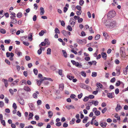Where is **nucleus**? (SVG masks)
Listing matches in <instances>:
<instances>
[{
	"label": "nucleus",
	"mask_w": 128,
	"mask_h": 128,
	"mask_svg": "<svg viewBox=\"0 0 128 128\" xmlns=\"http://www.w3.org/2000/svg\"><path fill=\"white\" fill-rule=\"evenodd\" d=\"M44 80H47L51 81H53V80L51 78H47L46 77L42 78L40 79V80H38V79H36V83L38 84V86H40L42 82Z\"/></svg>",
	"instance_id": "nucleus-1"
},
{
	"label": "nucleus",
	"mask_w": 128,
	"mask_h": 128,
	"mask_svg": "<svg viewBox=\"0 0 128 128\" xmlns=\"http://www.w3.org/2000/svg\"><path fill=\"white\" fill-rule=\"evenodd\" d=\"M116 24V22L115 21H112L110 22V24L106 23L105 25L108 28L111 29L115 26Z\"/></svg>",
	"instance_id": "nucleus-2"
},
{
	"label": "nucleus",
	"mask_w": 128,
	"mask_h": 128,
	"mask_svg": "<svg viewBox=\"0 0 128 128\" xmlns=\"http://www.w3.org/2000/svg\"><path fill=\"white\" fill-rule=\"evenodd\" d=\"M125 49L124 47H121L120 49V55L123 58L126 57V54L125 52Z\"/></svg>",
	"instance_id": "nucleus-3"
},
{
	"label": "nucleus",
	"mask_w": 128,
	"mask_h": 128,
	"mask_svg": "<svg viewBox=\"0 0 128 128\" xmlns=\"http://www.w3.org/2000/svg\"><path fill=\"white\" fill-rule=\"evenodd\" d=\"M116 15V12L114 11H111L108 13V16L110 18H113Z\"/></svg>",
	"instance_id": "nucleus-4"
},
{
	"label": "nucleus",
	"mask_w": 128,
	"mask_h": 128,
	"mask_svg": "<svg viewBox=\"0 0 128 128\" xmlns=\"http://www.w3.org/2000/svg\"><path fill=\"white\" fill-rule=\"evenodd\" d=\"M80 87L86 89L88 90L90 88V86L84 84H81L80 85Z\"/></svg>",
	"instance_id": "nucleus-5"
},
{
	"label": "nucleus",
	"mask_w": 128,
	"mask_h": 128,
	"mask_svg": "<svg viewBox=\"0 0 128 128\" xmlns=\"http://www.w3.org/2000/svg\"><path fill=\"white\" fill-rule=\"evenodd\" d=\"M77 42L79 44H82L83 43L85 42L86 43V40H80L79 39H77L76 40Z\"/></svg>",
	"instance_id": "nucleus-6"
},
{
	"label": "nucleus",
	"mask_w": 128,
	"mask_h": 128,
	"mask_svg": "<svg viewBox=\"0 0 128 128\" xmlns=\"http://www.w3.org/2000/svg\"><path fill=\"white\" fill-rule=\"evenodd\" d=\"M74 19L73 18H71L69 22L71 25L73 27L74 26L76 23V22L74 21Z\"/></svg>",
	"instance_id": "nucleus-7"
},
{
	"label": "nucleus",
	"mask_w": 128,
	"mask_h": 128,
	"mask_svg": "<svg viewBox=\"0 0 128 128\" xmlns=\"http://www.w3.org/2000/svg\"><path fill=\"white\" fill-rule=\"evenodd\" d=\"M30 108L32 110H35V108L34 104L32 103H29L28 104Z\"/></svg>",
	"instance_id": "nucleus-8"
},
{
	"label": "nucleus",
	"mask_w": 128,
	"mask_h": 128,
	"mask_svg": "<svg viewBox=\"0 0 128 128\" xmlns=\"http://www.w3.org/2000/svg\"><path fill=\"white\" fill-rule=\"evenodd\" d=\"M113 94H114V92L112 93H108L107 96L108 98H112L114 97Z\"/></svg>",
	"instance_id": "nucleus-9"
},
{
	"label": "nucleus",
	"mask_w": 128,
	"mask_h": 128,
	"mask_svg": "<svg viewBox=\"0 0 128 128\" xmlns=\"http://www.w3.org/2000/svg\"><path fill=\"white\" fill-rule=\"evenodd\" d=\"M2 81L4 82L5 86L7 87L8 86V80L3 78L2 79Z\"/></svg>",
	"instance_id": "nucleus-10"
},
{
	"label": "nucleus",
	"mask_w": 128,
	"mask_h": 128,
	"mask_svg": "<svg viewBox=\"0 0 128 128\" xmlns=\"http://www.w3.org/2000/svg\"><path fill=\"white\" fill-rule=\"evenodd\" d=\"M66 108L68 110H69L71 109H74V107L72 105H67L66 106Z\"/></svg>",
	"instance_id": "nucleus-11"
},
{
	"label": "nucleus",
	"mask_w": 128,
	"mask_h": 128,
	"mask_svg": "<svg viewBox=\"0 0 128 128\" xmlns=\"http://www.w3.org/2000/svg\"><path fill=\"white\" fill-rule=\"evenodd\" d=\"M102 57L104 60H106L107 58V55L106 52H102L101 53Z\"/></svg>",
	"instance_id": "nucleus-12"
},
{
	"label": "nucleus",
	"mask_w": 128,
	"mask_h": 128,
	"mask_svg": "<svg viewBox=\"0 0 128 128\" xmlns=\"http://www.w3.org/2000/svg\"><path fill=\"white\" fill-rule=\"evenodd\" d=\"M122 108V107L121 106L118 104H117L116 107L115 109L117 112L121 110Z\"/></svg>",
	"instance_id": "nucleus-13"
},
{
	"label": "nucleus",
	"mask_w": 128,
	"mask_h": 128,
	"mask_svg": "<svg viewBox=\"0 0 128 128\" xmlns=\"http://www.w3.org/2000/svg\"><path fill=\"white\" fill-rule=\"evenodd\" d=\"M19 102L21 105H23L24 104V101L22 98H20L18 99Z\"/></svg>",
	"instance_id": "nucleus-14"
},
{
	"label": "nucleus",
	"mask_w": 128,
	"mask_h": 128,
	"mask_svg": "<svg viewBox=\"0 0 128 128\" xmlns=\"http://www.w3.org/2000/svg\"><path fill=\"white\" fill-rule=\"evenodd\" d=\"M40 15L42 16L44 15L45 12L44 8L42 7H41L40 8Z\"/></svg>",
	"instance_id": "nucleus-15"
},
{
	"label": "nucleus",
	"mask_w": 128,
	"mask_h": 128,
	"mask_svg": "<svg viewBox=\"0 0 128 128\" xmlns=\"http://www.w3.org/2000/svg\"><path fill=\"white\" fill-rule=\"evenodd\" d=\"M96 86L98 88H102V85L99 82H97Z\"/></svg>",
	"instance_id": "nucleus-16"
},
{
	"label": "nucleus",
	"mask_w": 128,
	"mask_h": 128,
	"mask_svg": "<svg viewBox=\"0 0 128 128\" xmlns=\"http://www.w3.org/2000/svg\"><path fill=\"white\" fill-rule=\"evenodd\" d=\"M16 32V30L15 28H12L10 30V32L12 34H15Z\"/></svg>",
	"instance_id": "nucleus-17"
},
{
	"label": "nucleus",
	"mask_w": 128,
	"mask_h": 128,
	"mask_svg": "<svg viewBox=\"0 0 128 128\" xmlns=\"http://www.w3.org/2000/svg\"><path fill=\"white\" fill-rule=\"evenodd\" d=\"M48 116L50 118H51L53 116V113L51 111H49L48 112Z\"/></svg>",
	"instance_id": "nucleus-18"
},
{
	"label": "nucleus",
	"mask_w": 128,
	"mask_h": 128,
	"mask_svg": "<svg viewBox=\"0 0 128 128\" xmlns=\"http://www.w3.org/2000/svg\"><path fill=\"white\" fill-rule=\"evenodd\" d=\"M100 124L101 127L103 128H104L106 126L107 123L106 122H102Z\"/></svg>",
	"instance_id": "nucleus-19"
},
{
	"label": "nucleus",
	"mask_w": 128,
	"mask_h": 128,
	"mask_svg": "<svg viewBox=\"0 0 128 128\" xmlns=\"http://www.w3.org/2000/svg\"><path fill=\"white\" fill-rule=\"evenodd\" d=\"M62 52L64 57L66 58L67 57V54L66 51L64 50H62Z\"/></svg>",
	"instance_id": "nucleus-20"
},
{
	"label": "nucleus",
	"mask_w": 128,
	"mask_h": 128,
	"mask_svg": "<svg viewBox=\"0 0 128 128\" xmlns=\"http://www.w3.org/2000/svg\"><path fill=\"white\" fill-rule=\"evenodd\" d=\"M24 90L26 91H30V90L28 86H24Z\"/></svg>",
	"instance_id": "nucleus-21"
},
{
	"label": "nucleus",
	"mask_w": 128,
	"mask_h": 128,
	"mask_svg": "<svg viewBox=\"0 0 128 128\" xmlns=\"http://www.w3.org/2000/svg\"><path fill=\"white\" fill-rule=\"evenodd\" d=\"M67 77L70 80H72L74 78V77L72 76H70L69 74L67 76Z\"/></svg>",
	"instance_id": "nucleus-22"
},
{
	"label": "nucleus",
	"mask_w": 128,
	"mask_h": 128,
	"mask_svg": "<svg viewBox=\"0 0 128 128\" xmlns=\"http://www.w3.org/2000/svg\"><path fill=\"white\" fill-rule=\"evenodd\" d=\"M22 16V14L20 12H18L17 14V16L19 18H21Z\"/></svg>",
	"instance_id": "nucleus-23"
},
{
	"label": "nucleus",
	"mask_w": 128,
	"mask_h": 128,
	"mask_svg": "<svg viewBox=\"0 0 128 128\" xmlns=\"http://www.w3.org/2000/svg\"><path fill=\"white\" fill-rule=\"evenodd\" d=\"M11 22H12L13 24H16L18 22L17 20L15 18L14 19L11 20Z\"/></svg>",
	"instance_id": "nucleus-24"
},
{
	"label": "nucleus",
	"mask_w": 128,
	"mask_h": 128,
	"mask_svg": "<svg viewBox=\"0 0 128 128\" xmlns=\"http://www.w3.org/2000/svg\"><path fill=\"white\" fill-rule=\"evenodd\" d=\"M51 49L50 48H48L47 50L46 54L48 55H50L51 54Z\"/></svg>",
	"instance_id": "nucleus-25"
},
{
	"label": "nucleus",
	"mask_w": 128,
	"mask_h": 128,
	"mask_svg": "<svg viewBox=\"0 0 128 128\" xmlns=\"http://www.w3.org/2000/svg\"><path fill=\"white\" fill-rule=\"evenodd\" d=\"M62 33L65 36L67 35V32L64 30H62L61 31Z\"/></svg>",
	"instance_id": "nucleus-26"
},
{
	"label": "nucleus",
	"mask_w": 128,
	"mask_h": 128,
	"mask_svg": "<svg viewBox=\"0 0 128 128\" xmlns=\"http://www.w3.org/2000/svg\"><path fill=\"white\" fill-rule=\"evenodd\" d=\"M64 86L63 84H61L59 85V88L62 91V90L64 88Z\"/></svg>",
	"instance_id": "nucleus-27"
},
{
	"label": "nucleus",
	"mask_w": 128,
	"mask_h": 128,
	"mask_svg": "<svg viewBox=\"0 0 128 128\" xmlns=\"http://www.w3.org/2000/svg\"><path fill=\"white\" fill-rule=\"evenodd\" d=\"M88 117V116H86L85 117L83 120V122L84 123H86L87 122Z\"/></svg>",
	"instance_id": "nucleus-28"
},
{
	"label": "nucleus",
	"mask_w": 128,
	"mask_h": 128,
	"mask_svg": "<svg viewBox=\"0 0 128 128\" xmlns=\"http://www.w3.org/2000/svg\"><path fill=\"white\" fill-rule=\"evenodd\" d=\"M0 32L2 34H5L6 32V30L3 28L0 29Z\"/></svg>",
	"instance_id": "nucleus-29"
},
{
	"label": "nucleus",
	"mask_w": 128,
	"mask_h": 128,
	"mask_svg": "<svg viewBox=\"0 0 128 128\" xmlns=\"http://www.w3.org/2000/svg\"><path fill=\"white\" fill-rule=\"evenodd\" d=\"M0 122L1 124L3 125L4 126H6V122L4 120H3V119L0 120Z\"/></svg>",
	"instance_id": "nucleus-30"
},
{
	"label": "nucleus",
	"mask_w": 128,
	"mask_h": 128,
	"mask_svg": "<svg viewBox=\"0 0 128 128\" xmlns=\"http://www.w3.org/2000/svg\"><path fill=\"white\" fill-rule=\"evenodd\" d=\"M94 114L96 116H98L100 114V112L98 110H96L94 112Z\"/></svg>",
	"instance_id": "nucleus-31"
},
{
	"label": "nucleus",
	"mask_w": 128,
	"mask_h": 128,
	"mask_svg": "<svg viewBox=\"0 0 128 128\" xmlns=\"http://www.w3.org/2000/svg\"><path fill=\"white\" fill-rule=\"evenodd\" d=\"M44 33V31L43 30H42L39 33V35L40 36H42Z\"/></svg>",
	"instance_id": "nucleus-32"
},
{
	"label": "nucleus",
	"mask_w": 128,
	"mask_h": 128,
	"mask_svg": "<svg viewBox=\"0 0 128 128\" xmlns=\"http://www.w3.org/2000/svg\"><path fill=\"white\" fill-rule=\"evenodd\" d=\"M122 83V82H120V80H118L116 83V86H119L120 84Z\"/></svg>",
	"instance_id": "nucleus-33"
},
{
	"label": "nucleus",
	"mask_w": 128,
	"mask_h": 128,
	"mask_svg": "<svg viewBox=\"0 0 128 128\" xmlns=\"http://www.w3.org/2000/svg\"><path fill=\"white\" fill-rule=\"evenodd\" d=\"M59 21L60 22L61 25L63 26H64L65 25V24L64 21V20L61 21L59 20Z\"/></svg>",
	"instance_id": "nucleus-34"
},
{
	"label": "nucleus",
	"mask_w": 128,
	"mask_h": 128,
	"mask_svg": "<svg viewBox=\"0 0 128 128\" xmlns=\"http://www.w3.org/2000/svg\"><path fill=\"white\" fill-rule=\"evenodd\" d=\"M54 31L55 32L56 34L58 33L59 34L60 33V31L58 29L56 28H55L54 30Z\"/></svg>",
	"instance_id": "nucleus-35"
},
{
	"label": "nucleus",
	"mask_w": 128,
	"mask_h": 128,
	"mask_svg": "<svg viewBox=\"0 0 128 128\" xmlns=\"http://www.w3.org/2000/svg\"><path fill=\"white\" fill-rule=\"evenodd\" d=\"M89 99V98L88 96H86L84 98L83 100L84 102H86L88 101Z\"/></svg>",
	"instance_id": "nucleus-36"
},
{
	"label": "nucleus",
	"mask_w": 128,
	"mask_h": 128,
	"mask_svg": "<svg viewBox=\"0 0 128 128\" xmlns=\"http://www.w3.org/2000/svg\"><path fill=\"white\" fill-rule=\"evenodd\" d=\"M100 38V35L99 34H97L95 37V39L96 40H98Z\"/></svg>",
	"instance_id": "nucleus-37"
},
{
	"label": "nucleus",
	"mask_w": 128,
	"mask_h": 128,
	"mask_svg": "<svg viewBox=\"0 0 128 128\" xmlns=\"http://www.w3.org/2000/svg\"><path fill=\"white\" fill-rule=\"evenodd\" d=\"M33 72L35 75H37L38 74V70L34 68L33 70Z\"/></svg>",
	"instance_id": "nucleus-38"
},
{
	"label": "nucleus",
	"mask_w": 128,
	"mask_h": 128,
	"mask_svg": "<svg viewBox=\"0 0 128 128\" xmlns=\"http://www.w3.org/2000/svg\"><path fill=\"white\" fill-rule=\"evenodd\" d=\"M67 29L69 31H71L72 30V29L70 25H68L67 27Z\"/></svg>",
	"instance_id": "nucleus-39"
},
{
	"label": "nucleus",
	"mask_w": 128,
	"mask_h": 128,
	"mask_svg": "<svg viewBox=\"0 0 128 128\" xmlns=\"http://www.w3.org/2000/svg\"><path fill=\"white\" fill-rule=\"evenodd\" d=\"M40 49L38 50L37 52L38 54L39 55L40 54H41L42 51V47H40Z\"/></svg>",
	"instance_id": "nucleus-40"
},
{
	"label": "nucleus",
	"mask_w": 128,
	"mask_h": 128,
	"mask_svg": "<svg viewBox=\"0 0 128 128\" xmlns=\"http://www.w3.org/2000/svg\"><path fill=\"white\" fill-rule=\"evenodd\" d=\"M84 1L83 0H80L79 2V4L81 6H82L84 3Z\"/></svg>",
	"instance_id": "nucleus-41"
},
{
	"label": "nucleus",
	"mask_w": 128,
	"mask_h": 128,
	"mask_svg": "<svg viewBox=\"0 0 128 128\" xmlns=\"http://www.w3.org/2000/svg\"><path fill=\"white\" fill-rule=\"evenodd\" d=\"M111 61H110V62H108V63L106 64L105 66L108 67H110L111 65Z\"/></svg>",
	"instance_id": "nucleus-42"
},
{
	"label": "nucleus",
	"mask_w": 128,
	"mask_h": 128,
	"mask_svg": "<svg viewBox=\"0 0 128 128\" xmlns=\"http://www.w3.org/2000/svg\"><path fill=\"white\" fill-rule=\"evenodd\" d=\"M10 40H4V42L6 44H9L10 42Z\"/></svg>",
	"instance_id": "nucleus-43"
},
{
	"label": "nucleus",
	"mask_w": 128,
	"mask_h": 128,
	"mask_svg": "<svg viewBox=\"0 0 128 128\" xmlns=\"http://www.w3.org/2000/svg\"><path fill=\"white\" fill-rule=\"evenodd\" d=\"M46 45V43H44V42H42L41 44L39 45L40 47H41V46H45Z\"/></svg>",
	"instance_id": "nucleus-44"
},
{
	"label": "nucleus",
	"mask_w": 128,
	"mask_h": 128,
	"mask_svg": "<svg viewBox=\"0 0 128 128\" xmlns=\"http://www.w3.org/2000/svg\"><path fill=\"white\" fill-rule=\"evenodd\" d=\"M12 107L14 110H16L17 108L16 104L15 103H14L12 105Z\"/></svg>",
	"instance_id": "nucleus-45"
},
{
	"label": "nucleus",
	"mask_w": 128,
	"mask_h": 128,
	"mask_svg": "<svg viewBox=\"0 0 128 128\" xmlns=\"http://www.w3.org/2000/svg\"><path fill=\"white\" fill-rule=\"evenodd\" d=\"M26 60L27 61H28L30 60V57L28 56H26L25 57Z\"/></svg>",
	"instance_id": "nucleus-46"
},
{
	"label": "nucleus",
	"mask_w": 128,
	"mask_h": 128,
	"mask_svg": "<svg viewBox=\"0 0 128 128\" xmlns=\"http://www.w3.org/2000/svg\"><path fill=\"white\" fill-rule=\"evenodd\" d=\"M4 106V102L2 101H0V107L1 108L2 107Z\"/></svg>",
	"instance_id": "nucleus-47"
},
{
	"label": "nucleus",
	"mask_w": 128,
	"mask_h": 128,
	"mask_svg": "<svg viewBox=\"0 0 128 128\" xmlns=\"http://www.w3.org/2000/svg\"><path fill=\"white\" fill-rule=\"evenodd\" d=\"M82 75L84 77L86 76V74L84 71H83L81 72Z\"/></svg>",
	"instance_id": "nucleus-48"
},
{
	"label": "nucleus",
	"mask_w": 128,
	"mask_h": 128,
	"mask_svg": "<svg viewBox=\"0 0 128 128\" xmlns=\"http://www.w3.org/2000/svg\"><path fill=\"white\" fill-rule=\"evenodd\" d=\"M107 110V108H105L102 110V112L103 114H104L106 112Z\"/></svg>",
	"instance_id": "nucleus-49"
},
{
	"label": "nucleus",
	"mask_w": 128,
	"mask_h": 128,
	"mask_svg": "<svg viewBox=\"0 0 128 128\" xmlns=\"http://www.w3.org/2000/svg\"><path fill=\"white\" fill-rule=\"evenodd\" d=\"M116 70L117 71V72H116L117 75V76H118L120 74V69H117Z\"/></svg>",
	"instance_id": "nucleus-50"
},
{
	"label": "nucleus",
	"mask_w": 128,
	"mask_h": 128,
	"mask_svg": "<svg viewBox=\"0 0 128 128\" xmlns=\"http://www.w3.org/2000/svg\"><path fill=\"white\" fill-rule=\"evenodd\" d=\"M92 76L93 77H96L97 76V73L95 72H93Z\"/></svg>",
	"instance_id": "nucleus-51"
},
{
	"label": "nucleus",
	"mask_w": 128,
	"mask_h": 128,
	"mask_svg": "<svg viewBox=\"0 0 128 128\" xmlns=\"http://www.w3.org/2000/svg\"><path fill=\"white\" fill-rule=\"evenodd\" d=\"M83 20V19L82 18H79L78 20V23H81L82 22Z\"/></svg>",
	"instance_id": "nucleus-52"
},
{
	"label": "nucleus",
	"mask_w": 128,
	"mask_h": 128,
	"mask_svg": "<svg viewBox=\"0 0 128 128\" xmlns=\"http://www.w3.org/2000/svg\"><path fill=\"white\" fill-rule=\"evenodd\" d=\"M116 78H113L110 80V82L112 83L114 82L116 80Z\"/></svg>",
	"instance_id": "nucleus-53"
},
{
	"label": "nucleus",
	"mask_w": 128,
	"mask_h": 128,
	"mask_svg": "<svg viewBox=\"0 0 128 128\" xmlns=\"http://www.w3.org/2000/svg\"><path fill=\"white\" fill-rule=\"evenodd\" d=\"M76 8L79 11H81V7L79 6H76Z\"/></svg>",
	"instance_id": "nucleus-54"
},
{
	"label": "nucleus",
	"mask_w": 128,
	"mask_h": 128,
	"mask_svg": "<svg viewBox=\"0 0 128 128\" xmlns=\"http://www.w3.org/2000/svg\"><path fill=\"white\" fill-rule=\"evenodd\" d=\"M28 116H29V118H32L33 116V113L30 112H29Z\"/></svg>",
	"instance_id": "nucleus-55"
},
{
	"label": "nucleus",
	"mask_w": 128,
	"mask_h": 128,
	"mask_svg": "<svg viewBox=\"0 0 128 128\" xmlns=\"http://www.w3.org/2000/svg\"><path fill=\"white\" fill-rule=\"evenodd\" d=\"M30 36H29L28 37V38L30 40V41H31L32 40V33H31L30 34H29Z\"/></svg>",
	"instance_id": "nucleus-56"
},
{
	"label": "nucleus",
	"mask_w": 128,
	"mask_h": 128,
	"mask_svg": "<svg viewBox=\"0 0 128 128\" xmlns=\"http://www.w3.org/2000/svg\"><path fill=\"white\" fill-rule=\"evenodd\" d=\"M83 95L82 93H81L80 94H78V98L79 99L81 98Z\"/></svg>",
	"instance_id": "nucleus-57"
},
{
	"label": "nucleus",
	"mask_w": 128,
	"mask_h": 128,
	"mask_svg": "<svg viewBox=\"0 0 128 128\" xmlns=\"http://www.w3.org/2000/svg\"><path fill=\"white\" fill-rule=\"evenodd\" d=\"M0 47L2 49V50L4 51H5V48L4 47V46L3 44H2L0 46Z\"/></svg>",
	"instance_id": "nucleus-58"
},
{
	"label": "nucleus",
	"mask_w": 128,
	"mask_h": 128,
	"mask_svg": "<svg viewBox=\"0 0 128 128\" xmlns=\"http://www.w3.org/2000/svg\"><path fill=\"white\" fill-rule=\"evenodd\" d=\"M74 48L73 49H72L71 50V51L72 52L74 53L75 54H77V52L76 51L74 50Z\"/></svg>",
	"instance_id": "nucleus-59"
},
{
	"label": "nucleus",
	"mask_w": 128,
	"mask_h": 128,
	"mask_svg": "<svg viewBox=\"0 0 128 128\" xmlns=\"http://www.w3.org/2000/svg\"><path fill=\"white\" fill-rule=\"evenodd\" d=\"M56 125L58 126H60L61 125V123L60 122H58L56 124Z\"/></svg>",
	"instance_id": "nucleus-60"
},
{
	"label": "nucleus",
	"mask_w": 128,
	"mask_h": 128,
	"mask_svg": "<svg viewBox=\"0 0 128 128\" xmlns=\"http://www.w3.org/2000/svg\"><path fill=\"white\" fill-rule=\"evenodd\" d=\"M89 31L91 33H93L94 31L92 30V27H90L89 29Z\"/></svg>",
	"instance_id": "nucleus-61"
},
{
	"label": "nucleus",
	"mask_w": 128,
	"mask_h": 128,
	"mask_svg": "<svg viewBox=\"0 0 128 128\" xmlns=\"http://www.w3.org/2000/svg\"><path fill=\"white\" fill-rule=\"evenodd\" d=\"M119 92V90L118 88H116L115 90V93L116 94H118Z\"/></svg>",
	"instance_id": "nucleus-62"
},
{
	"label": "nucleus",
	"mask_w": 128,
	"mask_h": 128,
	"mask_svg": "<svg viewBox=\"0 0 128 128\" xmlns=\"http://www.w3.org/2000/svg\"><path fill=\"white\" fill-rule=\"evenodd\" d=\"M89 97V98H90V99H93L94 98V96L92 95H90L88 96Z\"/></svg>",
	"instance_id": "nucleus-63"
},
{
	"label": "nucleus",
	"mask_w": 128,
	"mask_h": 128,
	"mask_svg": "<svg viewBox=\"0 0 128 128\" xmlns=\"http://www.w3.org/2000/svg\"><path fill=\"white\" fill-rule=\"evenodd\" d=\"M103 36L105 38H106L107 36H108V35L106 32H104L103 33Z\"/></svg>",
	"instance_id": "nucleus-64"
}]
</instances>
